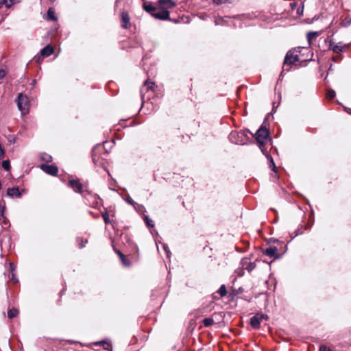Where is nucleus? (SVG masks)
Listing matches in <instances>:
<instances>
[{"mask_svg": "<svg viewBox=\"0 0 351 351\" xmlns=\"http://www.w3.org/2000/svg\"><path fill=\"white\" fill-rule=\"evenodd\" d=\"M144 219L148 227L153 228L154 226V221L151 219H149L148 216H145L144 217Z\"/></svg>", "mask_w": 351, "mask_h": 351, "instance_id": "26", "label": "nucleus"}, {"mask_svg": "<svg viewBox=\"0 0 351 351\" xmlns=\"http://www.w3.org/2000/svg\"><path fill=\"white\" fill-rule=\"evenodd\" d=\"M12 0H10V1H8L7 0V3L5 4H4L7 8H10L11 5H12Z\"/></svg>", "mask_w": 351, "mask_h": 351, "instance_id": "44", "label": "nucleus"}, {"mask_svg": "<svg viewBox=\"0 0 351 351\" xmlns=\"http://www.w3.org/2000/svg\"><path fill=\"white\" fill-rule=\"evenodd\" d=\"M336 44L335 43V42L332 40H330L329 41V49H331L332 50V47L335 45Z\"/></svg>", "mask_w": 351, "mask_h": 351, "instance_id": "41", "label": "nucleus"}, {"mask_svg": "<svg viewBox=\"0 0 351 351\" xmlns=\"http://www.w3.org/2000/svg\"><path fill=\"white\" fill-rule=\"evenodd\" d=\"M278 248L276 247H269L266 248L264 251V254L271 258L274 257L275 258H279V256L277 255Z\"/></svg>", "mask_w": 351, "mask_h": 351, "instance_id": "14", "label": "nucleus"}, {"mask_svg": "<svg viewBox=\"0 0 351 351\" xmlns=\"http://www.w3.org/2000/svg\"><path fill=\"white\" fill-rule=\"evenodd\" d=\"M299 234V232H298V230L295 232V237L298 235Z\"/></svg>", "mask_w": 351, "mask_h": 351, "instance_id": "49", "label": "nucleus"}, {"mask_svg": "<svg viewBox=\"0 0 351 351\" xmlns=\"http://www.w3.org/2000/svg\"><path fill=\"white\" fill-rule=\"evenodd\" d=\"M240 265L243 269L247 270L248 272L252 271L256 267L255 262L252 261L248 257L243 258Z\"/></svg>", "mask_w": 351, "mask_h": 351, "instance_id": "7", "label": "nucleus"}, {"mask_svg": "<svg viewBox=\"0 0 351 351\" xmlns=\"http://www.w3.org/2000/svg\"><path fill=\"white\" fill-rule=\"evenodd\" d=\"M261 320L255 315L250 318V324L254 329H258L260 328Z\"/></svg>", "mask_w": 351, "mask_h": 351, "instance_id": "17", "label": "nucleus"}, {"mask_svg": "<svg viewBox=\"0 0 351 351\" xmlns=\"http://www.w3.org/2000/svg\"><path fill=\"white\" fill-rule=\"evenodd\" d=\"M319 32H309L306 35V38L309 45H311L313 40L319 36Z\"/></svg>", "mask_w": 351, "mask_h": 351, "instance_id": "18", "label": "nucleus"}, {"mask_svg": "<svg viewBox=\"0 0 351 351\" xmlns=\"http://www.w3.org/2000/svg\"><path fill=\"white\" fill-rule=\"evenodd\" d=\"M6 74V72L4 69H0V83L1 82V80H3V78L5 77Z\"/></svg>", "mask_w": 351, "mask_h": 351, "instance_id": "35", "label": "nucleus"}, {"mask_svg": "<svg viewBox=\"0 0 351 351\" xmlns=\"http://www.w3.org/2000/svg\"><path fill=\"white\" fill-rule=\"evenodd\" d=\"M16 269V266L13 263H10V271L11 273H14Z\"/></svg>", "mask_w": 351, "mask_h": 351, "instance_id": "37", "label": "nucleus"}, {"mask_svg": "<svg viewBox=\"0 0 351 351\" xmlns=\"http://www.w3.org/2000/svg\"><path fill=\"white\" fill-rule=\"evenodd\" d=\"M336 95L335 91L333 90H328L326 93V97L328 99H332Z\"/></svg>", "mask_w": 351, "mask_h": 351, "instance_id": "28", "label": "nucleus"}, {"mask_svg": "<svg viewBox=\"0 0 351 351\" xmlns=\"http://www.w3.org/2000/svg\"><path fill=\"white\" fill-rule=\"evenodd\" d=\"M295 52H297V50L294 49L288 51V52L287 53L284 60L282 71L280 73V76L285 71L289 72L290 71L291 65L293 63L300 60L298 54L295 53Z\"/></svg>", "mask_w": 351, "mask_h": 351, "instance_id": "2", "label": "nucleus"}, {"mask_svg": "<svg viewBox=\"0 0 351 351\" xmlns=\"http://www.w3.org/2000/svg\"><path fill=\"white\" fill-rule=\"evenodd\" d=\"M256 141L261 149L265 145L269 140V133L265 126L262 125L254 134Z\"/></svg>", "mask_w": 351, "mask_h": 351, "instance_id": "3", "label": "nucleus"}, {"mask_svg": "<svg viewBox=\"0 0 351 351\" xmlns=\"http://www.w3.org/2000/svg\"><path fill=\"white\" fill-rule=\"evenodd\" d=\"M104 151V146L100 144H97L92 150V160L93 163L98 167H104L105 169V162L103 158H100L98 155L99 153Z\"/></svg>", "mask_w": 351, "mask_h": 351, "instance_id": "4", "label": "nucleus"}, {"mask_svg": "<svg viewBox=\"0 0 351 351\" xmlns=\"http://www.w3.org/2000/svg\"><path fill=\"white\" fill-rule=\"evenodd\" d=\"M300 12H302V10H298V13H300Z\"/></svg>", "mask_w": 351, "mask_h": 351, "instance_id": "50", "label": "nucleus"}, {"mask_svg": "<svg viewBox=\"0 0 351 351\" xmlns=\"http://www.w3.org/2000/svg\"><path fill=\"white\" fill-rule=\"evenodd\" d=\"M91 199L96 200V199H97V195H96L95 194H90V193H89V201H90Z\"/></svg>", "mask_w": 351, "mask_h": 351, "instance_id": "40", "label": "nucleus"}, {"mask_svg": "<svg viewBox=\"0 0 351 351\" xmlns=\"http://www.w3.org/2000/svg\"><path fill=\"white\" fill-rule=\"evenodd\" d=\"M291 6H292V8H293V6H295V5H296V3H291Z\"/></svg>", "mask_w": 351, "mask_h": 351, "instance_id": "48", "label": "nucleus"}, {"mask_svg": "<svg viewBox=\"0 0 351 351\" xmlns=\"http://www.w3.org/2000/svg\"><path fill=\"white\" fill-rule=\"evenodd\" d=\"M176 4L175 0H158V6L160 9L168 10L173 8Z\"/></svg>", "mask_w": 351, "mask_h": 351, "instance_id": "10", "label": "nucleus"}, {"mask_svg": "<svg viewBox=\"0 0 351 351\" xmlns=\"http://www.w3.org/2000/svg\"><path fill=\"white\" fill-rule=\"evenodd\" d=\"M55 16V12L53 8H49L47 11V20L49 21H56Z\"/></svg>", "mask_w": 351, "mask_h": 351, "instance_id": "22", "label": "nucleus"}, {"mask_svg": "<svg viewBox=\"0 0 351 351\" xmlns=\"http://www.w3.org/2000/svg\"><path fill=\"white\" fill-rule=\"evenodd\" d=\"M97 346H102L104 350H108L112 348L111 344L107 341H95L93 343H89V348L92 347V348H94L93 347H97Z\"/></svg>", "mask_w": 351, "mask_h": 351, "instance_id": "13", "label": "nucleus"}, {"mask_svg": "<svg viewBox=\"0 0 351 351\" xmlns=\"http://www.w3.org/2000/svg\"><path fill=\"white\" fill-rule=\"evenodd\" d=\"M40 169L47 174L51 176H56L58 171L57 167L54 165H42Z\"/></svg>", "mask_w": 351, "mask_h": 351, "instance_id": "11", "label": "nucleus"}, {"mask_svg": "<svg viewBox=\"0 0 351 351\" xmlns=\"http://www.w3.org/2000/svg\"><path fill=\"white\" fill-rule=\"evenodd\" d=\"M7 194L8 196L12 197H20L21 196V193L19 191V187L8 188L7 191Z\"/></svg>", "mask_w": 351, "mask_h": 351, "instance_id": "16", "label": "nucleus"}, {"mask_svg": "<svg viewBox=\"0 0 351 351\" xmlns=\"http://www.w3.org/2000/svg\"><path fill=\"white\" fill-rule=\"evenodd\" d=\"M122 263L123 265H129V263L128 261V260L126 259V258L124 256V259L123 260H121Z\"/></svg>", "mask_w": 351, "mask_h": 351, "instance_id": "46", "label": "nucleus"}, {"mask_svg": "<svg viewBox=\"0 0 351 351\" xmlns=\"http://www.w3.org/2000/svg\"><path fill=\"white\" fill-rule=\"evenodd\" d=\"M218 293L221 295V296H225L227 294V291L226 286L222 285L218 290Z\"/></svg>", "mask_w": 351, "mask_h": 351, "instance_id": "27", "label": "nucleus"}, {"mask_svg": "<svg viewBox=\"0 0 351 351\" xmlns=\"http://www.w3.org/2000/svg\"><path fill=\"white\" fill-rule=\"evenodd\" d=\"M256 315L257 316V317L262 322L263 320H267L269 317L266 314H263V313H257L256 314Z\"/></svg>", "mask_w": 351, "mask_h": 351, "instance_id": "32", "label": "nucleus"}, {"mask_svg": "<svg viewBox=\"0 0 351 351\" xmlns=\"http://www.w3.org/2000/svg\"><path fill=\"white\" fill-rule=\"evenodd\" d=\"M41 159L47 162H51L52 157L47 154H43L41 156Z\"/></svg>", "mask_w": 351, "mask_h": 351, "instance_id": "30", "label": "nucleus"}, {"mask_svg": "<svg viewBox=\"0 0 351 351\" xmlns=\"http://www.w3.org/2000/svg\"><path fill=\"white\" fill-rule=\"evenodd\" d=\"M120 16L121 27L123 29H129L131 26L129 14L125 11H122L120 14Z\"/></svg>", "mask_w": 351, "mask_h": 351, "instance_id": "8", "label": "nucleus"}, {"mask_svg": "<svg viewBox=\"0 0 351 351\" xmlns=\"http://www.w3.org/2000/svg\"><path fill=\"white\" fill-rule=\"evenodd\" d=\"M221 19H216V20H215V24H216V25H219V24H221V23H220V21H221Z\"/></svg>", "mask_w": 351, "mask_h": 351, "instance_id": "47", "label": "nucleus"}, {"mask_svg": "<svg viewBox=\"0 0 351 351\" xmlns=\"http://www.w3.org/2000/svg\"><path fill=\"white\" fill-rule=\"evenodd\" d=\"M300 12H302V10H298V13H300Z\"/></svg>", "mask_w": 351, "mask_h": 351, "instance_id": "51", "label": "nucleus"}, {"mask_svg": "<svg viewBox=\"0 0 351 351\" xmlns=\"http://www.w3.org/2000/svg\"><path fill=\"white\" fill-rule=\"evenodd\" d=\"M124 200L129 204L133 206L134 207H135V206L136 205V203L132 199V197L130 196V195H128L126 196L125 198H124Z\"/></svg>", "mask_w": 351, "mask_h": 351, "instance_id": "29", "label": "nucleus"}, {"mask_svg": "<svg viewBox=\"0 0 351 351\" xmlns=\"http://www.w3.org/2000/svg\"><path fill=\"white\" fill-rule=\"evenodd\" d=\"M16 104L22 114H26L29 112V99L26 95L23 93H19L17 97Z\"/></svg>", "mask_w": 351, "mask_h": 351, "instance_id": "5", "label": "nucleus"}, {"mask_svg": "<svg viewBox=\"0 0 351 351\" xmlns=\"http://www.w3.org/2000/svg\"><path fill=\"white\" fill-rule=\"evenodd\" d=\"M270 163H271L270 166H271V165H272V167H273V169H273L274 171H276V166H275V164H274V160H273V158H272L271 156H270Z\"/></svg>", "mask_w": 351, "mask_h": 351, "instance_id": "39", "label": "nucleus"}, {"mask_svg": "<svg viewBox=\"0 0 351 351\" xmlns=\"http://www.w3.org/2000/svg\"><path fill=\"white\" fill-rule=\"evenodd\" d=\"M213 3L217 5H220L226 3H231V0H213Z\"/></svg>", "mask_w": 351, "mask_h": 351, "instance_id": "33", "label": "nucleus"}, {"mask_svg": "<svg viewBox=\"0 0 351 351\" xmlns=\"http://www.w3.org/2000/svg\"><path fill=\"white\" fill-rule=\"evenodd\" d=\"M143 9L148 13H149L152 15V13H155L156 11V8L154 5H152L151 3H143Z\"/></svg>", "mask_w": 351, "mask_h": 351, "instance_id": "20", "label": "nucleus"}, {"mask_svg": "<svg viewBox=\"0 0 351 351\" xmlns=\"http://www.w3.org/2000/svg\"><path fill=\"white\" fill-rule=\"evenodd\" d=\"M117 253L119 256L121 260H123L124 259V254H122L120 251H117Z\"/></svg>", "mask_w": 351, "mask_h": 351, "instance_id": "43", "label": "nucleus"}, {"mask_svg": "<svg viewBox=\"0 0 351 351\" xmlns=\"http://www.w3.org/2000/svg\"><path fill=\"white\" fill-rule=\"evenodd\" d=\"M2 167L6 171H9L10 169V161L8 160H3L2 162Z\"/></svg>", "mask_w": 351, "mask_h": 351, "instance_id": "31", "label": "nucleus"}, {"mask_svg": "<svg viewBox=\"0 0 351 351\" xmlns=\"http://www.w3.org/2000/svg\"><path fill=\"white\" fill-rule=\"evenodd\" d=\"M101 215H102V217H103L104 221L106 224H108L111 222L110 219L109 214L108 213L107 211L103 212Z\"/></svg>", "mask_w": 351, "mask_h": 351, "instance_id": "25", "label": "nucleus"}, {"mask_svg": "<svg viewBox=\"0 0 351 351\" xmlns=\"http://www.w3.org/2000/svg\"><path fill=\"white\" fill-rule=\"evenodd\" d=\"M162 246H163L164 250L165 251V252L167 254V256H169V254H171V252H170V250H169V247L165 243H163Z\"/></svg>", "mask_w": 351, "mask_h": 351, "instance_id": "34", "label": "nucleus"}, {"mask_svg": "<svg viewBox=\"0 0 351 351\" xmlns=\"http://www.w3.org/2000/svg\"><path fill=\"white\" fill-rule=\"evenodd\" d=\"M213 323H214V321L210 317H206L203 319V324H204V326H206V327L210 326L211 325L213 324Z\"/></svg>", "mask_w": 351, "mask_h": 351, "instance_id": "24", "label": "nucleus"}, {"mask_svg": "<svg viewBox=\"0 0 351 351\" xmlns=\"http://www.w3.org/2000/svg\"><path fill=\"white\" fill-rule=\"evenodd\" d=\"M346 47V45H342L341 43H339L338 44H336L332 47V50L334 53H339L341 52H343Z\"/></svg>", "mask_w": 351, "mask_h": 351, "instance_id": "19", "label": "nucleus"}, {"mask_svg": "<svg viewBox=\"0 0 351 351\" xmlns=\"http://www.w3.org/2000/svg\"><path fill=\"white\" fill-rule=\"evenodd\" d=\"M54 51V49L50 45H47L40 51V54L43 57H49L50 56Z\"/></svg>", "mask_w": 351, "mask_h": 351, "instance_id": "15", "label": "nucleus"}, {"mask_svg": "<svg viewBox=\"0 0 351 351\" xmlns=\"http://www.w3.org/2000/svg\"><path fill=\"white\" fill-rule=\"evenodd\" d=\"M351 25V17H346L341 22V25L343 27H348Z\"/></svg>", "mask_w": 351, "mask_h": 351, "instance_id": "23", "label": "nucleus"}, {"mask_svg": "<svg viewBox=\"0 0 351 351\" xmlns=\"http://www.w3.org/2000/svg\"><path fill=\"white\" fill-rule=\"evenodd\" d=\"M152 16L160 20H170L169 12L165 9H160V10L155 12V13H152Z\"/></svg>", "mask_w": 351, "mask_h": 351, "instance_id": "9", "label": "nucleus"}, {"mask_svg": "<svg viewBox=\"0 0 351 351\" xmlns=\"http://www.w3.org/2000/svg\"><path fill=\"white\" fill-rule=\"evenodd\" d=\"M69 186L72 188L76 193H82V184L79 182L78 180L72 179L69 181Z\"/></svg>", "mask_w": 351, "mask_h": 351, "instance_id": "12", "label": "nucleus"}, {"mask_svg": "<svg viewBox=\"0 0 351 351\" xmlns=\"http://www.w3.org/2000/svg\"><path fill=\"white\" fill-rule=\"evenodd\" d=\"M19 313V311L18 309H16L15 308H10L8 311V317L9 319H13V318L17 317Z\"/></svg>", "mask_w": 351, "mask_h": 351, "instance_id": "21", "label": "nucleus"}, {"mask_svg": "<svg viewBox=\"0 0 351 351\" xmlns=\"http://www.w3.org/2000/svg\"><path fill=\"white\" fill-rule=\"evenodd\" d=\"M11 280H12L14 282H17V280L16 279L15 275L14 273H12Z\"/></svg>", "mask_w": 351, "mask_h": 351, "instance_id": "45", "label": "nucleus"}, {"mask_svg": "<svg viewBox=\"0 0 351 351\" xmlns=\"http://www.w3.org/2000/svg\"><path fill=\"white\" fill-rule=\"evenodd\" d=\"M77 241L78 242V245L80 248H82L85 246V245L83 243L82 241H81L80 239H77Z\"/></svg>", "mask_w": 351, "mask_h": 351, "instance_id": "38", "label": "nucleus"}, {"mask_svg": "<svg viewBox=\"0 0 351 351\" xmlns=\"http://www.w3.org/2000/svg\"><path fill=\"white\" fill-rule=\"evenodd\" d=\"M154 87H155L154 82H149L148 80H147L144 82L143 87L141 88V96L143 102L144 101V100L146 97L145 92L146 93L153 92Z\"/></svg>", "mask_w": 351, "mask_h": 351, "instance_id": "6", "label": "nucleus"}, {"mask_svg": "<svg viewBox=\"0 0 351 351\" xmlns=\"http://www.w3.org/2000/svg\"><path fill=\"white\" fill-rule=\"evenodd\" d=\"M342 58V56L341 54L337 55L336 56L332 57V61L334 62H339Z\"/></svg>", "mask_w": 351, "mask_h": 351, "instance_id": "36", "label": "nucleus"}, {"mask_svg": "<svg viewBox=\"0 0 351 351\" xmlns=\"http://www.w3.org/2000/svg\"><path fill=\"white\" fill-rule=\"evenodd\" d=\"M249 130L232 131L228 136L229 141L237 145H245L248 140Z\"/></svg>", "mask_w": 351, "mask_h": 351, "instance_id": "1", "label": "nucleus"}, {"mask_svg": "<svg viewBox=\"0 0 351 351\" xmlns=\"http://www.w3.org/2000/svg\"><path fill=\"white\" fill-rule=\"evenodd\" d=\"M7 3V0H0V9Z\"/></svg>", "mask_w": 351, "mask_h": 351, "instance_id": "42", "label": "nucleus"}]
</instances>
